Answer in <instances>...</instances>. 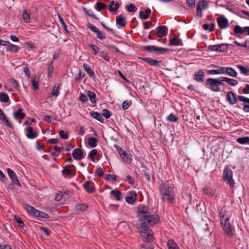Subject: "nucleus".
<instances>
[{
    "mask_svg": "<svg viewBox=\"0 0 249 249\" xmlns=\"http://www.w3.org/2000/svg\"><path fill=\"white\" fill-rule=\"evenodd\" d=\"M148 208L141 205L138 208V224L137 226L139 232L144 242H150L153 240L152 231L149 228L158 223L159 216L158 214H151L148 211Z\"/></svg>",
    "mask_w": 249,
    "mask_h": 249,
    "instance_id": "1",
    "label": "nucleus"
},
{
    "mask_svg": "<svg viewBox=\"0 0 249 249\" xmlns=\"http://www.w3.org/2000/svg\"><path fill=\"white\" fill-rule=\"evenodd\" d=\"M223 84L222 77L217 78H209L205 82L207 88L214 92L220 91L221 89L219 86Z\"/></svg>",
    "mask_w": 249,
    "mask_h": 249,
    "instance_id": "2",
    "label": "nucleus"
},
{
    "mask_svg": "<svg viewBox=\"0 0 249 249\" xmlns=\"http://www.w3.org/2000/svg\"><path fill=\"white\" fill-rule=\"evenodd\" d=\"M232 171L229 167H226L223 171V178L227 181V184L231 187L234 184V181L232 178Z\"/></svg>",
    "mask_w": 249,
    "mask_h": 249,
    "instance_id": "3",
    "label": "nucleus"
},
{
    "mask_svg": "<svg viewBox=\"0 0 249 249\" xmlns=\"http://www.w3.org/2000/svg\"><path fill=\"white\" fill-rule=\"evenodd\" d=\"M164 199L169 201H173L175 200V195L173 188L167 185H164Z\"/></svg>",
    "mask_w": 249,
    "mask_h": 249,
    "instance_id": "4",
    "label": "nucleus"
},
{
    "mask_svg": "<svg viewBox=\"0 0 249 249\" xmlns=\"http://www.w3.org/2000/svg\"><path fill=\"white\" fill-rule=\"evenodd\" d=\"M144 50L148 52H155L157 54H164L168 51V50L166 48L156 46H145L144 47Z\"/></svg>",
    "mask_w": 249,
    "mask_h": 249,
    "instance_id": "5",
    "label": "nucleus"
},
{
    "mask_svg": "<svg viewBox=\"0 0 249 249\" xmlns=\"http://www.w3.org/2000/svg\"><path fill=\"white\" fill-rule=\"evenodd\" d=\"M209 6L208 2L205 0H201L196 7L197 16L201 18L203 16L202 10H206Z\"/></svg>",
    "mask_w": 249,
    "mask_h": 249,
    "instance_id": "6",
    "label": "nucleus"
},
{
    "mask_svg": "<svg viewBox=\"0 0 249 249\" xmlns=\"http://www.w3.org/2000/svg\"><path fill=\"white\" fill-rule=\"evenodd\" d=\"M7 172L8 174L9 178L11 179V184L12 185H18L19 186H21V184L19 181L18 179V178L16 175V174L14 173V172L10 168L7 169Z\"/></svg>",
    "mask_w": 249,
    "mask_h": 249,
    "instance_id": "7",
    "label": "nucleus"
},
{
    "mask_svg": "<svg viewBox=\"0 0 249 249\" xmlns=\"http://www.w3.org/2000/svg\"><path fill=\"white\" fill-rule=\"evenodd\" d=\"M236 94L233 91H229L226 96L227 101L231 106L235 104L238 100V96L236 97Z\"/></svg>",
    "mask_w": 249,
    "mask_h": 249,
    "instance_id": "8",
    "label": "nucleus"
},
{
    "mask_svg": "<svg viewBox=\"0 0 249 249\" xmlns=\"http://www.w3.org/2000/svg\"><path fill=\"white\" fill-rule=\"evenodd\" d=\"M218 26L222 29H225L229 27L228 20L223 15L220 16L216 18Z\"/></svg>",
    "mask_w": 249,
    "mask_h": 249,
    "instance_id": "9",
    "label": "nucleus"
},
{
    "mask_svg": "<svg viewBox=\"0 0 249 249\" xmlns=\"http://www.w3.org/2000/svg\"><path fill=\"white\" fill-rule=\"evenodd\" d=\"M238 100L243 103V110L245 112H249V98L243 95H238Z\"/></svg>",
    "mask_w": 249,
    "mask_h": 249,
    "instance_id": "10",
    "label": "nucleus"
},
{
    "mask_svg": "<svg viewBox=\"0 0 249 249\" xmlns=\"http://www.w3.org/2000/svg\"><path fill=\"white\" fill-rule=\"evenodd\" d=\"M117 150L121 158L123 159L125 162L127 163H130L131 162L132 159L129 157L126 151H124L119 147L117 148Z\"/></svg>",
    "mask_w": 249,
    "mask_h": 249,
    "instance_id": "11",
    "label": "nucleus"
},
{
    "mask_svg": "<svg viewBox=\"0 0 249 249\" xmlns=\"http://www.w3.org/2000/svg\"><path fill=\"white\" fill-rule=\"evenodd\" d=\"M229 218L230 217L226 213L224 212L220 213L221 224L222 228L226 226L230 225Z\"/></svg>",
    "mask_w": 249,
    "mask_h": 249,
    "instance_id": "12",
    "label": "nucleus"
},
{
    "mask_svg": "<svg viewBox=\"0 0 249 249\" xmlns=\"http://www.w3.org/2000/svg\"><path fill=\"white\" fill-rule=\"evenodd\" d=\"M204 72L203 70H199L194 75V80L198 82H203L204 81Z\"/></svg>",
    "mask_w": 249,
    "mask_h": 249,
    "instance_id": "13",
    "label": "nucleus"
},
{
    "mask_svg": "<svg viewBox=\"0 0 249 249\" xmlns=\"http://www.w3.org/2000/svg\"><path fill=\"white\" fill-rule=\"evenodd\" d=\"M137 194L135 191L130 192L125 198V201L129 204H133L137 200Z\"/></svg>",
    "mask_w": 249,
    "mask_h": 249,
    "instance_id": "14",
    "label": "nucleus"
},
{
    "mask_svg": "<svg viewBox=\"0 0 249 249\" xmlns=\"http://www.w3.org/2000/svg\"><path fill=\"white\" fill-rule=\"evenodd\" d=\"M0 120L7 126L13 128V125L8 120L6 115L0 108Z\"/></svg>",
    "mask_w": 249,
    "mask_h": 249,
    "instance_id": "15",
    "label": "nucleus"
},
{
    "mask_svg": "<svg viewBox=\"0 0 249 249\" xmlns=\"http://www.w3.org/2000/svg\"><path fill=\"white\" fill-rule=\"evenodd\" d=\"M157 36L160 37H162L166 35L167 28L165 26L160 25L157 27Z\"/></svg>",
    "mask_w": 249,
    "mask_h": 249,
    "instance_id": "16",
    "label": "nucleus"
},
{
    "mask_svg": "<svg viewBox=\"0 0 249 249\" xmlns=\"http://www.w3.org/2000/svg\"><path fill=\"white\" fill-rule=\"evenodd\" d=\"M72 155L75 160H80L83 158V152L79 148L75 149L73 151Z\"/></svg>",
    "mask_w": 249,
    "mask_h": 249,
    "instance_id": "17",
    "label": "nucleus"
},
{
    "mask_svg": "<svg viewBox=\"0 0 249 249\" xmlns=\"http://www.w3.org/2000/svg\"><path fill=\"white\" fill-rule=\"evenodd\" d=\"M169 43L171 46H183V43L181 39L177 36H175L174 37L170 39Z\"/></svg>",
    "mask_w": 249,
    "mask_h": 249,
    "instance_id": "18",
    "label": "nucleus"
},
{
    "mask_svg": "<svg viewBox=\"0 0 249 249\" xmlns=\"http://www.w3.org/2000/svg\"><path fill=\"white\" fill-rule=\"evenodd\" d=\"M85 189L88 191L89 193H91L94 192V184L92 182L90 181H87L83 185Z\"/></svg>",
    "mask_w": 249,
    "mask_h": 249,
    "instance_id": "19",
    "label": "nucleus"
},
{
    "mask_svg": "<svg viewBox=\"0 0 249 249\" xmlns=\"http://www.w3.org/2000/svg\"><path fill=\"white\" fill-rule=\"evenodd\" d=\"M26 135L28 138L30 139H34L37 136V133L33 131V127L31 126H29L27 128Z\"/></svg>",
    "mask_w": 249,
    "mask_h": 249,
    "instance_id": "20",
    "label": "nucleus"
},
{
    "mask_svg": "<svg viewBox=\"0 0 249 249\" xmlns=\"http://www.w3.org/2000/svg\"><path fill=\"white\" fill-rule=\"evenodd\" d=\"M116 22L121 27H124L126 24L125 18L122 15H120L117 17Z\"/></svg>",
    "mask_w": 249,
    "mask_h": 249,
    "instance_id": "21",
    "label": "nucleus"
},
{
    "mask_svg": "<svg viewBox=\"0 0 249 249\" xmlns=\"http://www.w3.org/2000/svg\"><path fill=\"white\" fill-rule=\"evenodd\" d=\"M222 79L223 81V83L224 82H226L229 85L231 86H235L237 85L238 83V81L236 80L228 78L226 77H222Z\"/></svg>",
    "mask_w": 249,
    "mask_h": 249,
    "instance_id": "22",
    "label": "nucleus"
},
{
    "mask_svg": "<svg viewBox=\"0 0 249 249\" xmlns=\"http://www.w3.org/2000/svg\"><path fill=\"white\" fill-rule=\"evenodd\" d=\"M120 7V4L118 2H115L114 0H111L109 4V10L110 11L115 12Z\"/></svg>",
    "mask_w": 249,
    "mask_h": 249,
    "instance_id": "23",
    "label": "nucleus"
},
{
    "mask_svg": "<svg viewBox=\"0 0 249 249\" xmlns=\"http://www.w3.org/2000/svg\"><path fill=\"white\" fill-rule=\"evenodd\" d=\"M7 52L18 53L19 50V47L17 45L11 44L9 42V44L6 47Z\"/></svg>",
    "mask_w": 249,
    "mask_h": 249,
    "instance_id": "24",
    "label": "nucleus"
},
{
    "mask_svg": "<svg viewBox=\"0 0 249 249\" xmlns=\"http://www.w3.org/2000/svg\"><path fill=\"white\" fill-rule=\"evenodd\" d=\"M25 117V113L23 112L21 108H19L16 112L14 114V117L15 119H22Z\"/></svg>",
    "mask_w": 249,
    "mask_h": 249,
    "instance_id": "25",
    "label": "nucleus"
},
{
    "mask_svg": "<svg viewBox=\"0 0 249 249\" xmlns=\"http://www.w3.org/2000/svg\"><path fill=\"white\" fill-rule=\"evenodd\" d=\"M34 216L43 218H49V215L48 214L37 210H36V211H35Z\"/></svg>",
    "mask_w": 249,
    "mask_h": 249,
    "instance_id": "26",
    "label": "nucleus"
},
{
    "mask_svg": "<svg viewBox=\"0 0 249 249\" xmlns=\"http://www.w3.org/2000/svg\"><path fill=\"white\" fill-rule=\"evenodd\" d=\"M90 115L95 119L99 121L101 123L104 122V119L103 118L102 115L101 113L97 112H90Z\"/></svg>",
    "mask_w": 249,
    "mask_h": 249,
    "instance_id": "27",
    "label": "nucleus"
},
{
    "mask_svg": "<svg viewBox=\"0 0 249 249\" xmlns=\"http://www.w3.org/2000/svg\"><path fill=\"white\" fill-rule=\"evenodd\" d=\"M226 73L230 76L235 77L237 75V72L232 68L227 67L226 69Z\"/></svg>",
    "mask_w": 249,
    "mask_h": 249,
    "instance_id": "28",
    "label": "nucleus"
},
{
    "mask_svg": "<svg viewBox=\"0 0 249 249\" xmlns=\"http://www.w3.org/2000/svg\"><path fill=\"white\" fill-rule=\"evenodd\" d=\"M168 249H179L178 245L173 240H169L167 243Z\"/></svg>",
    "mask_w": 249,
    "mask_h": 249,
    "instance_id": "29",
    "label": "nucleus"
},
{
    "mask_svg": "<svg viewBox=\"0 0 249 249\" xmlns=\"http://www.w3.org/2000/svg\"><path fill=\"white\" fill-rule=\"evenodd\" d=\"M83 67L90 77H93L94 76L95 74L93 71L91 70L88 64L84 63L83 65Z\"/></svg>",
    "mask_w": 249,
    "mask_h": 249,
    "instance_id": "30",
    "label": "nucleus"
},
{
    "mask_svg": "<svg viewBox=\"0 0 249 249\" xmlns=\"http://www.w3.org/2000/svg\"><path fill=\"white\" fill-rule=\"evenodd\" d=\"M166 120L167 121L170 122H177L179 120V118L174 113H171L167 117H166Z\"/></svg>",
    "mask_w": 249,
    "mask_h": 249,
    "instance_id": "31",
    "label": "nucleus"
},
{
    "mask_svg": "<svg viewBox=\"0 0 249 249\" xmlns=\"http://www.w3.org/2000/svg\"><path fill=\"white\" fill-rule=\"evenodd\" d=\"M87 93L90 101L93 104L96 103V100L95 94L90 90L87 91Z\"/></svg>",
    "mask_w": 249,
    "mask_h": 249,
    "instance_id": "32",
    "label": "nucleus"
},
{
    "mask_svg": "<svg viewBox=\"0 0 249 249\" xmlns=\"http://www.w3.org/2000/svg\"><path fill=\"white\" fill-rule=\"evenodd\" d=\"M110 194L115 197L116 200L120 201L121 199V193L120 191L118 190H113L110 192Z\"/></svg>",
    "mask_w": 249,
    "mask_h": 249,
    "instance_id": "33",
    "label": "nucleus"
},
{
    "mask_svg": "<svg viewBox=\"0 0 249 249\" xmlns=\"http://www.w3.org/2000/svg\"><path fill=\"white\" fill-rule=\"evenodd\" d=\"M97 140L94 137H90L89 139L88 144L91 148L95 147L97 145Z\"/></svg>",
    "mask_w": 249,
    "mask_h": 249,
    "instance_id": "34",
    "label": "nucleus"
},
{
    "mask_svg": "<svg viewBox=\"0 0 249 249\" xmlns=\"http://www.w3.org/2000/svg\"><path fill=\"white\" fill-rule=\"evenodd\" d=\"M237 142L242 144H249V137H239L237 139Z\"/></svg>",
    "mask_w": 249,
    "mask_h": 249,
    "instance_id": "35",
    "label": "nucleus"
},
{
    "mask_svg": "<svg viewBox=\"0 0 249 249\" xmlns=\"http://www.w3.org/2000/svg\"><path fill=\"white\" fill-rule=\"evenodd\" d=\"M223 230L224 232L229 236H231L233 234V232L231 230V225L230 224L229 226H226L223 227Z\"/></svg>",
    "mask_w": 249,
    "mask_h": 249,
    "instance_id": "36",
    "label": "nucleus"
},
{
    "mask_svg": "<svg viewBox=\"0 0 249 249\" xmlns=\"http://www.w3.org/2000/svg\"><path fill=\"white\" fill-rule=\"evenodd\" d=\"M75 209L76 211L84 212L87 210L88 206L85 204H77L75 206Z\"/></svg>",
    "mask_w": 249,
    "mask_h": 249,
    "instance_id": "37",
    "label": "nucleus"
},
{
    "mask_svg": "<svg viewBox=\"0 0 249 249\" xmlns=\"http://www.w3.org/2000/svg\"><path fill=\"white\" fill-rule=\"evenodd\" d=\"M214 26L215 24L214 23H205L203 25V28L205 30H209L210 32H212L214 30Z\"/></svg>",
    "mask_w": 249,
    "mask_h": 249,
    "instance_id": "38",
    "label": "nucleus"
},
{
    "mask_svg": "<svg viewBox=\"0 0 249 249\" xmlns=\"http://www.w3.org/2000/svg\"><path fill=\"white\" fill-rule=\"evenodd\" d=\"M71 166H73L72 165H71V166L67 165L63 169L62 173L63 175L68 176L71 174Z\"/></svg>",
    "mask_w": 249,
    "mask_h": 249,
    "instance_id": "39",
    "label": "nucleus"
},
{
    "mask_svg": "<svg viewBox=\"0 0 249 249\" xmlns=\"http://www.w3.org/2000/svg\"><path fill=\"white\" fill-rule=\"evenodd\" d=\"M22 17L25 22L28 23L30 22V14L27 12V11L25 10L23 12Z\"/></svg>",
    "mask_w": 249,
    "mask_h": 249,
    "instance_id": "40",
    "label": "nucleus"
},
{
    "mask_svg": "<svg viewBox=\"0 0 249 249\" xmlns=\"http://www.w3.org/2000/svg\"><path fill=\"white\" fill-rule=\"evenodd\" d=\"M0 101L1 102L7 103L9 101L8 95L4 92H1L0 93Z\"/></svg>",
    "mask_w": 249,
    "mask_h": 249,
    "instance_id": "41",
    "label": "nucleus"
},
{
    "mask_svg": "<svg viewBox=\"0 0 249 249\" xmlns=\"http://www.w3.org/2000/svg\"><path fill=\"white\" fill-rule=\"evenodd\" d=\"M59 89V84H55V85L53 87L52 94L57 97L58 95V90Z\"/></svg>",
    "mask_w": 249,
    "mask_h": 249,
    "instance_id": "42",
    "label": "nucleus"
},
{
    "mask_svg": "<svg viewBox=\"0 0 249 249\" xmlns=\"http://www.w3.org/2000/svg\"><path fill=\"white\" fill-rule=\"evenodd\" d=\"M237 67L240 70L241 73L243 74L247 75L248 73L249 72V69H248L241 65H237Z\"/></svg>",
    "mask_w": 249,
    "mask_h": 249,
    "instance_id": "43",
    "label": "nucleus"
},
{
    "mask_svg": "<svg viewBox=\"0 0 249 249\" xmlns=\"http://www.w3.org/2000/svg\"><path fill=\"white\" fill-rule=\"evenodd\" d=\"M229 45L228 44L226 43H223L218 45V52H223L226 51L227 50Z\"/></svg>",
    "mask_w": 249,
    "mask_h": 249,
    "instance_id": "44",
    "label": "nucleus"
},
{
    "mask_svg": "<svg viewBox=\"0 0 249 249\" xmlns=\"http://www.w3.org/2000/svg\"><path fill=\"white\" fill-rule=\"evenodd\" d=\"M234 43L240 47H245L247 49L249 48V40H247L243 44H241L236 40L234 41Z\"/></svg>",
    "mask_w": 249,
    "mask_h": 249,
    "instance_id": "45",
    "label": "nucleus"
},
{
    "mask_svg": "<svg viewBox=\"0 0 249 249\" xmlns=\"http://www.w3.org/2000/svg\"><path fill=\"white\" fill-rule=\"evenodd\" d=\"M89 46L92 50L94 54L97 55L99 53V48L95 45L91 44Z\"/></svg>",
    "mask_w": 249,
    "mask_h": 249,
    "instance_id": "46",
    "label": "nucleus"
},
{
    "mask_svg": "<svg viewBox=\"0 0 249 249\" xmlns=\"http://www.w3.org/2000/svg\"><path fill=\"white\" fill-rule=\"evenodd\" d=\"M99 55L103 58L105 61H108L110 59V56L109 55L104 51L100 52Z\"/></svg>",
    "mask_w": 249,
    "mask_h": 249,
    "instance_id": "47",
    "label": "nucleus"
},
{
    "mask_svg": "<svg viewBox=\"0 0 249 249\" xmlns=\"http://www.w3.org/2000/svg\"><path fill=\"white\" fill-rule=\"evenodd\" d=\"M107 5L104 3L98 2L96 3V10L100 11L102 9H105L107 8Z\"/></svg>",
    "mask_w": 249,
    "mask_h": 249,
    "instance_id": "48",
    "label": "nucleus"
},
{
    "mask_svg": "<svg viewBox=\"0 0 249 249\" xmlns=\"http://www.w3.org/2000/svg\"><path fill=\"white\" fill-rule=\"evenodd\" d=\"M97 154V150L96 149H93L90 151L88 157V159L91 160H94V157Z\"/></svg>",
    "mask_w": 249,
    "mask_h": 249,
    "instance_id": "49",
    "label": "nucleus"
},
{
    "mask_svg": "<svg viewBox=\"0 0 249 249\" xmlns=\"http://www.w3.org/2000/svg\"><path fill=\"white\" fill-rule=\"evenodd\" d=\"M131 104H132V102L131 100L124 101L122 103V108L124 110H126L131 105Z\"/></svg>",
    "mask_w": 249,
    "mask_h": 249,
    "instance_id": "50",
    "label": "nucleus"
},
{
    "mask_svg": "<svg viewBox=\"0 0 249 249\" xmlns=\"http://www.w3.org/2000/svg\"><path fill=\"white\" fill-rule=\"evenodd\" d=\"M234 34H243L244 33V29H242L239 25H236L234 28Z\"/></svg>",
    "mask_w": 249,
    "mask_h": 249,
    "instance_id": "51",
    "label": "nucleus"
},
{
    "mask_svg": "<svg viewBox=\"0 0 249 249\" xmlns=\"http://www.w3.org/2000/svg\"><path fill=\"white\" fill-rule=\"evenodd\" d=\"M127 11L129 12H135L137 10L136 7L133 4H130L126 6Z\"/></svg>",
    "mask_w": 249,
    "mask_h": 249,
    "instance_id": "52",
    "label": "nucleus"
},
{
    "mask_svg": "<svg viewBox=\"0 0 249 249\" xmlns=\"http://www.w3.org/2000/svg\"><path fill=\"white\" fill-rule=\"evenodd\" d=\"M106 48L114 53H118L119 50L113 45L107 44L106 45Z\"/></svg>",
    "mask_w": 249,
    "mask_h": 249,
    "instance_id": "53",
    "label": "nucleus"
},
{
    "mask_svg": "<svg viewBox=\"0 0 249 249\" xmlns=\"http://www.w3.org/2000/svg\"><path fill=\"white\" fill-rule=\"evenodd\" d=\"M25 208L29 214H33L34 215V213H35V211L36 209L30 205H26Z\"/></svg>",
    "mask_w": 249,
    "mask_h": 249,
    "instance_id": "54",
    "label": "nucleus"
},
{
    "mask_svg": "<svg viewBox=\"0 0 249 249\" xmlns=\"http://www.w3.org/2000/svg\"><path fill=\"white\" fill-rule=\"evenodd\" d=\"M83 10L86 12L88 15L90 16L91 18H94L95 19H98V18L93 14L92 10H87L86 8L83 7Z\"/></svg>",
    "mask_w": 249,
    "mask_h": 249,
    "instance_id": "55",
    "label": "nucleus"
},
{
    "mask_svg": "<svg viewBox=\"0 0 249 249\" xmlns=\"http://www.w3.org/2000/svg\"><path fill=\"white\" fill-rule=\"evenodd\" d=\"M59 136H60V137L63 139V140H66L67 139H68V133H66L64 130H61L59 131Z\"/></svg>",
    "mask_w": 249,
    "mask_h": 249,
    "instance_id": "56",
    "label": "nucleus"
},
{
    "mask_svg": "<svg viewBox=\"0 0 249 249\" xmlns=\"http://www.w3.org/2000/svg\"><path fill=\"white\" fill-rule=\"evenodd\" d=\"M38 81L37 80V79L34 78L32 80V88L34 90H36L38 89Z\"/></svg>",
    "mask_w": 249,
    "mask_h": 249,
    "instance_id": "57",
    "label": "nucleus"
},
{
    "mask_svg": "<svg viewBox=\"0 0 249 249\" xmlns=\"http://www.w3.org/2000/svg\"><path fill=\"white\" fill-rule=\"evenodd\" d=\"M15 219L16 221V222L18 223V226L21 227L23 228L24 224L23 222L22 221L21 218L20 217H19L17 216H15Z\"/></svg>",
    "mask_w": 249,
    "mask_h": 249,
    "instance_id": "58",
    "label": "nucleus"
},
{
    "mask_svg": "<svg viewBox=\"0 0 249 249\" xmlns=\"http://www.w3.org/2000/svg\"><path fill=\"white\" fill-rule=\"evenodd\" d=\"M187 5L193 8L195 7V2L196 0H186Z\"/></svg>",
    "mask_w": 249,
    "mask_h": 249,
    "instance_id": "59",
    "label": "nucleus"
},
{
    "mask_svg": "<svg viewBox=\"0 0 249 249\" xmlns=\"http://www.w3.org/2000/svg\"><path fill=\"white\" fill-rule=\"evenodd\" d=\"M79 100L82 103H86L88 101V99L85 94L81 93L79 96Z\"/></svg>",
    "mask_w": 249,
    "mask_h": 249,
    "instance_id": "60",
    "label": "nucleus"
},
{
    "mask_svg": "<svg viewBox=\"0 0 249 249\" xmlns=\"http://www.w3.org/2000/svg\"><path fill=\"white\" fill-rule=\"evenodd\" d=\"M102 114L106 119H108L110 117V111L108 109H104Z\"/></svg>",
    "mask_w": 249,
    "mask_h": 249,
    "instance_id": "61",
    "label": "nucleus"
},
{
    "mask_svg": "<svg viewBox=\"0 0 249 249\" xmlns=\"http://www.w3.org/2000/svg\"><path fill=\"white\" fill-rule=\"evenodd\" d=\"M85 74L79 71V73L76 75L75 80L77 81H80L85 76Z\"/></svg>",
    "mask_w": 249,
    "mask_h": 249,
    "instance_id": "62",
    "label": "nucleus"
},
{
    "mask_svg": "<svg viewBox=\"0 0 249 249\" xmlns=\"http://www.w3.org/2000/svg\"><path fill=\"white\" fill-rule=\"evenodd\" d=\"M88 27L91 31H92L93 32H94V33H97V32H98L99 30L95 26H93V25H92L90 23H89L88 24Z\"/></svg>",
    "mask_w": 249,
    "mask_h": 249,
    "instance_id": "63",
    "label": "nucleus"
},
{
    "mask_svg": "<svg viewBox=\"0 0 249 249\" xmlns=\"http://www.w3.org/2000/svg\"><path fill=\"white\" fill-rule=\"evenodd\" d=\"M139 16L141 18L143 19H146L149 18V16L145 13L144 14V12L142 11H140L139 12Z\"/></svg>",
    "mask_w": 249,
    "mask_h": 249,
    "instance_id": "64",
    "label": "nucleus"
}]
</instances>
